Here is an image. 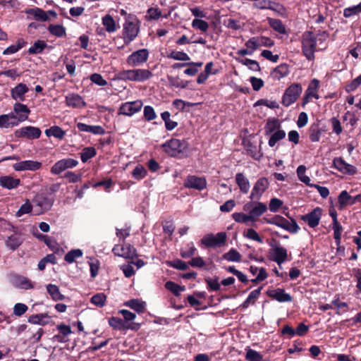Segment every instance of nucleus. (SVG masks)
Instances as JSON below:
<instances>
[{
  "label": "nucleus",
  "mask_w": 361,
  "mask_h": 361,
  "mask_svg": "<svg viewBox=\"0 0 361 361\" xmlns=\"http://www.w3.org/2000/svg\"><path fill=\"white\" fill-rule=\"evenodd\" d=\"M280 123L277 119L269 120L264 127L267 135L271 134L279 129Z\"/></svg>",
  "instance_id": "nucleus-55"
},
{
  "label": "nucleus",
  "mask_w": 361,
  "mask_h": 361,
  "mask_svg": "<svg viewBox=\"0 0 361 361\" xmlns=\"http://www.w3.org/2000/svg\"><path fill=\"white\" fill-rule=\"evenodd\" d=\"M126 306L134 310L138 313H142L145 310L146 303L138 299H132L125 302Z\"/></svg>",
  "instance_id": "nucleus-37"
},
{
  "label": "nucleus",
  "mask_w": 361,
  "mask_h": 361,
  "mask_svg": "<svg viewBox=\"0 0 361 361\" xmlns=\"http://www.w3.org/2000/svg\"><path fill=\"white\" fill-rule=\"evenodd\" d=\"M47 290L55 301L63 300L65 296L61 293L59 287L56 285L49 283L47 286Z\"/></svg>",
  "instance_id": "nucleus-38"
},
{
  "label": "nucleus",
  "mask_w": 361,
  "mask_h": 361,
  "mask_svg": "<svg viewBox=\"0 0 361 361\" xmlns=\"http://www.w3.org/2000/svg\"><path fill=\"white\" fill-rule=\"evenodd\" d=\"M302 88L299 83L291 84L285 91L282 97V104L285 106H289L293 104L301 94Z\"/></svg>",
  "instance_id": "nucleus-4"
},
{
  "label": "nucleus",
  "mask_w": 361,
  "mask_h": 361,
  "mask_svg": "<svg viewBox=\"0 0 361 361\" xmlns=\"http://www.w3.org/2000/svg\"><path fill=\"white\" fill-rule=\"evenodd\" d=\"M18 123L16 116L13 113L0 116V128H8L18 126Z\"/></svg>",
  "instance_id": "nucleus-29"
},
{
  "label": "nucleus",
  "mask_w": 361,
  "mask_h": 361,
  "mask_svg": "<svg viewBox=\"0 0 361 361\" xmlns=\"http://www.w3.org/2000/svg\"><path fill=\"white\" fill-rule=\"evenodd\" d=\"M49 319L47 314H37L30 317L28 322L33 324L45 325L49 323Z\"/></svg>",
  "instance_id": "nucleus-41"
},
{
  "label": "nucleus",
  "mask_w": 361,
  "mask_h": 361,
  "mask_svg": "<svg viewBox=\"0 0 361 361\" xmlns=\"http://www.w3.org/2000/svg\"><path fill=\"white\" fill-rule=\"evenodd\" d=\"M268 295L269 297L279 302H290L293 299L291 295L289 293H286V291L282 288H276L270 290L268 293Z\"/></svg>",
  "instance_id": "nucleus-28"
},
{
  "label": "nucleus",
  "mask_w": 361,
  "mask_h": 361,
  "mask_svg": "<svg viewBox=\"0 0 361 361\" xmlns=\"http://www.w3.org/2000/svg\"><path fill=\"white\" fill-rule=\"evenodd\" d=\"M360 13H361V2L357 5L345 8L343 10V16L345 18H350Z\"/></svg>",
  "instance_id": "nucleus-58"
},
{
  "label": "nucleus",
  "mask_w": 361,
  "mask_h": 361,
  "mask_svg": "<svg viewBox=\"0 0 361 361\" xmlns=\"http://www.w3.org/2000/svg\"><path fill=\"white\" fill-rule=\"evenodd\" d=\"M148 57V50L147 49H141L130 54L126 59V62L130 66H139L145 63Z\"/></svg>",
  "instance_id": "nucleus-7"
},
{
  "label": "nucleus",
  "mask_w": 361,
  "mask_h": 361,
  "mask_svg": "<svg viewBox=\"0 0 361 361\" xmlns=\"http://www.w3.org/2000/svg\"><path fill=\"white\" fill-rule=\"evenodd\" d=\"M235 182L243 194H247L250 188L249 180L242 173H238L235 175Z\"/></svg>",
  "instance_id": "nucleus-34"
},
{
  "label": "nucleus",
  "mask_w": 361,
  "mask_h": 361,
  "mask_svg": "<svg viewBox=\"0 0 361 361\" xmlns=\"http://www.w3.org/2000/svg\"><path fill=\"white\" fill-rule=\"evenodd\" d=\"M118 313L123 315V319L124 320L126 325L137 324L134 322V319L136 318V314L135 313L131 312L127 310H121L118 311Z\"/></svg>",
  "instance_id": "nucleus-56"
},
{
  "label": "nucleus",
  "mask_w": 361,
  "mask_h": 361,
  "mask_svg": "<svg viewBox=\"0 0 361 361\" xmlns=\"http://www.w3.org/2000/svg\"><path fill=\"white\" fill-rule=\"evenodd\" d=\"M42 167V163L37 161L33 160H25L21 161L17 163H15L13 165V168L16 171H37L39 170Z\"/></svg>",
  "instance_id": "nucleus-20"
},
{
  "label": "nucleus",
  "mask_w": 361,
  "mask_h": 361,
  "mask_svg": "<svg viewBox=\"0 0 361 361\" xmlns=\"http://www.w3.org/2000/svg\"><path fill=\"white\" fill-rule=\"evenodd\" d=\"M102 23L109 32H113L116 30L115 21L110 15H106L103 17Z\"/></svg>",
  "instance_id": "nucleus-52"
},
{
  "label": "nucleus",
  "mask_w": 361,
  "mask_h": 361,
  "mask_svg": "<svg viewBox=\"0 0 361 361\" xmlns=\"http://www.w3.org/2000/svg\"><path fill=\"white\" fill-rule=\"evenodd\" d=\"M47 44L43 40L36 41L33 45L28 49L30 54H37L42 53L44 49L47 47Z\"/></svg>",
  "instance_id": "nucleus-42"
},
{
  "label": "nucleus",
  "mask_w": 361,
  "mask_h": 361,
  "mask_svg": "<svg viewBox=\"0 0 361 361\" xmlns=\"http://www.w3.org/2000/svg\"><path fill=\"white\" fill-rule=\"evenodd\" d=\"M108 323L111 327L116 331L132 330L137 331L140 328V324L126 325L124 320L118 317H111L109 319Z\"/></svg>",
  "instance_id": "nucleus-9"
},
{
  "label": "nucleus",
  "mask_w": 361,
  "mask_h": 361,
  "mask_svg": "<svg viewBox=\"0 0 361 361\" xmlns=\"http://www.w3.org/2000/svg\"><path fill=\"white\" fill-rule=\"evenodd\" d=\"M133 177L137 180L143 179L147 176V170L140 164L136 166L132 172Z\"/></svg>",
  "instance_id": "nucleus-57"
},
{
  "label": "nucleus",
  "mask_w": 361,
  "mask_h": 361,
  "mask_svg": "<svg viewBox=\"0 0 361 361\" xmlns=\"http://www.w3.org/2000/svg\"><path fill=\"white\" fill-rule=\"evenodd\" d=\"M48 30L56 37H62L66 35V28L62 25L51 24L48 27Z\"/></svg>",
  "instance_id": "nucleus-44"
},
{
  "label": "nucleus",
  "mask_w": 361,
  "mask_h": 361,
  "mask_svg": "<svg viewBox=\"0 0 361 361\" xmlns=\"http://www.w3.org/2000/svg\"><path fill=\"white\" fill-rule=\"evenodd\" d=\"M25 13L32 16L36 20H40L42 22H46L49 20V15H51L54 17L56 16L55 11H49L48 12H46L39 8H29L25 11Z\"/></svg>",
  "instance_id": "nucleus-21"
},
{
  "label": "nucleus",
  "mask_w": 361,
  "mask_h": 361,
  "mask_svg": "<svg viewBox=\"0 0 361 361\" xmlns=\"http://www.w3.org/2000/svg\"><path fill=\"white\" fill-rule=\"evenodd\" d=\"M267 210V205L260 202H256L254 203V207L250 211L249 214L252 219V222L255 221L256 218L262 216ZM252 225H254L252 224Z\"/></svg>",
  "instance_id": "nucleus-31"
},
{
  "label": "nucleus",
  "mask_w": 361,
  "mask_h": 361,
  "mask_svg": "<svg viewBox=\"0 0 361 361\" xmlns=\"http://www.w3.org/2000/svg\"><path fill=\"white\" fill-rule=\"evenodd\" d=\"M139 27L137 22L126 20L123 24V38L125 42H132L137 35Z\"/></svg>",
  "instance_id": "nucleus-13"
},
{
  "label": "nucleus",
  "mask_w": 361,
  "mask_h": 361,
  "mask_svg": "<svg viewBox=\"0 0 361 361\" xmlns=\"http://www.w3.org/2000/svg\"><path fill=\"white\" fill-rule=\"evenodd\" d=\"M334 166L339 171L345 174L353 175L356 173V168L347 164L342 158H335L334 159Z\"/></svg>",
  "instance_id": "nucleus-25"
},
{
  "label": "nucleus",
  "mask_w": 361,
  "mask_h": 361,
  "mask_svg": "<svg viewBox=\"0 0 361 361\" xmlns=\"http://www.w3.org/2000/svg\"><path fill=\"white\" fill-rule=\"evenodd\" d=\"M82 255L83 252L82 250L73 249L66 254L64 260L68 264H72L75 261L76 259L81 257Z\"/></svg>",
  "instance_id": "nucleus-43"
},
{
  "label": "nucleus",
  "mask_w": 361,
  "mask_h": 361,
  "mask_svg": "<svg viewBox=\"0 0 361 361\" xmlns=\"http://www.w3.org/2000/svg\"><path fill=\"white\" fill-rule=\"evenodd\" d=\"M29 88L24 83H19L11 90V97L17 101L21 102L25 101V94L28 92Z\"/></svg>",
  "instance_id": "nucleus-24"
},
{
  "label": "nucleus",
  "mask_w": 361,
  "mask_h": 361,
  "mask_svg": "<svg viewBox=\"0 0 361 361\" xmlns=\"http://www.w3.org/2000/svg\"><path fill=\"white\" fill-rule=\"evenodd\" d=\"M143 106L141 100L137 99L133 102H127L122 104L118 109L119 114L132 116L139 112Z\"/></svg>",
  "instance_id": "nucleus-10"
},
{
  "label": "nucleus",
  "mask_w": 361,
  "mask_h": 361,
  "mask_svg": "<svg viewBox=\"0 0 361 361\" xmlns=\"http://www.w3.org/2000/svg\"><path fill=\"white\" fill-rule=\"evenodd\" d=\"M66 105L73 108H80L85 105L83 99L77 94H69L66 97Z\"/></svg>",
  "instance_id": "nucleus-33"
},
{
  "label": "nucleus",
  "mask_w": 361,
  "mask_h": 361,
  "mask_svg": "<svg viewBox=\"0 0 361 361\" xmlns=\"http://www.w3.org/2000/svg\"><path fill=\"white\" fill-rule=\"evenodd\" d=\"M202 62L188 63H186V66H189V67L184 71V73L190 76H193L198 72V68L202 67Z\"/></svg>",
  "instance_id": "nucleus-54"
},
{
  "label": "nucleus",
  "mask_w": 361,
  "mask_h": 361,
  "mask_svg": "<svg viewBox=\"0 0 361 361\" xmlns=\"http://www.w3.org/2000/svg\"><path fill=\"white\" fill-rule=\"evenodd\" d=\"M268 22L271 27L275 31L280 34L286 33V27L281 20L269 18H268Z\"/></svg>",
  "instance_id": "nucleus-45"
},
{
  "label": "nucleus",
  "mask_w": 361,
  "mask_h": 361,
  "mask_svg": "<svg viewBox=\"0 0 361 361\" xmlns=\"http://www.w3.org/2000/svg\"><path fill=\"white\" fill-rule=\"evenodd\" d=\"M165 288L173 293L176 296L180 295L181 292L185 290V286H179L175 282L169 281L165 283Z\"/></svg>",
  "instance_id": "nucleus-49"
},
{
  "label": "nucleus",
  "mask_w": 361,
  "mask_h": 361,
  "mask_svg": "<svg viewBox=\"0 0 361 361\" xmlns=\"http://www.w3.org/2000/svg\"><path fill=\"white\" fill-rule=\"evenodd\" d=\"M290 73L289 66L286 63H282L276 66L271 72V77L274 80H279L286 77Z\"/></svg>",
  "instance_id": "nucleus-32"
},
{
  "label": "nucleus",
  "mask_w": 361,
  "mask_h": 361,
  "mask_svg": "<svg viewBox=\"0 0 361 361\" xmlns=\"http://www.w3.org/2000/svg\"><path fill=\"white\" fill-rule=\"evenodd\" d=\"M262 287H259L257 289L252 290L247 298V299L243 302L241 307L244 309L247 308L250 305H254L256 300L259 298Z\"/></svg>",
  "instance_id": "nucleus-39"
},
{
  "label": "nucleus",
  "mask_w": 361,
  "mask_h": 361,
  "mask_svg": "<svg viewBox=\"0 0 361 361\" xmlns=\"http://www.w3.org/2000/svg\"><path fill=\"white\" fill-rule=\"evenodd\" d=\"M192 26L194 28H197L202 32H207L209 28V24L205 20L195 18L192 22Z\"/></svg>",
  "instance_id": "nucleus-63"
},
{
  "label": "nucleus",
  "mask_w": 361,
  "mask_h": 361,
  "mask_svg": "<svg viewBox=\"0 0 361 361\" xmlns=\"http://www.w3.org/2000/svg\"><path fill=\"white\" fill-rule=\"evenodd\" d=\"M153 76L151 71L144 68L123 70L120 71L117 77L119 80L132 82H145Z\"/></svg>",
  "instance_id": "nucleus-2"
},
{
  "label": "nucleus",
  "mask_w": 361,
  "mask_h": 361,
  "mask_svg": "<svg viewBox=\"0 0 361 361\" xmlns=\"http://www.w3.org/2000/svg\"><path fill=\"white\" fill-rule=\"evenodd\" d=\"M269 183L267 178L262 177L259 178L252 189L250 195V198L253 200H259L262 196L263 193L269 188Z\"/></svg>",
  "instance_id": "nucleus-12"
},
{
  "label": "nucleus",
  "mask_w": 361,
  "mask_h": 361,
  "mask_svg": "<svg viewBox=\"0 0 361 361\" xmlns=\"http://www.w3.org/2000/svg\"><path fill=\"white\" fill-rule=\"evenodd\" d=\"M233 219L238 223H243L248 224L250 221H252V219L250 214H243L241 212H235L232 214Z\"/></svg>",
  "instance_id": "nucleus-59"
},
{
  "label": "nucleus",
  "mask_w": 361,
  "mask_h": 361,
  "mask_svg": "<svg viewBox=\"0 0 361 361\" xmlns=\"http://www.w3.org/2000/svg\"><path fill=\"white\" fill-rule=\"evenodd\" d=\"M168 57L177 61H189L190 56L184 51H171Z\"/></svg>",
  "instance_id": "nucleus-60"
},
{
  "label": "nucleus",
  "mask_w": 361,
  "mask_h": 361,
  "mask_svg": "<svg viewBox=\"0 0 361 361\" xmlns=\"http://www.w3.org/2000/svg\"><path fill=\"white\" fill-rule=\"evenodd\" d=\"M13 113L16 114L17 121L20 123L28 118L30 110L25 104L16 102L13 105Z\"/></svg>",
  "instance_id": "nucleus-23"
},
{
  "label": "nucleus",
  "mask_w": 361,
  "mask_h": 361,
  "mask_svg": "<svg viewBox=\"0 0 361 361\" xmlns=\"http://www.w3.org/2000/svg\"><path fill=\"white\" fill-rule=\"evenodd\" d=\"M273 260L278 264L283 263L287 259V250L279 245L273 246Z\"/></svg>",
  "instance_id": "nucleus-30"
},
{
  "label": "nucleus",
  "mask_w": 361,
  "mask_h": 361,
  "mask_svg": "<svg viewBox=\"0 0 361 361\" xmlns=\"http://www.w3.org/2000/svg\"><path fill=\"white\" fill-rule=\"evenodd\" d=\"M9 281L13 287L22 290L33 289L35 285V283L28 278L18 274H10Z\"/></svg>",
  "instance_id": "nucleus-5"
},
{
  "label": "nucleus",
  "mask_w": 361,
  "mask_h": 361,
  "mask_svg": "<svg viewBox=\"0 0 361 361\" xmlns=\"http://www.w3.org/2000/svg\"><path fill=\"white\" fill-rule=\"evenodd\" d=\"M223 258L228 262H239L241 261L242 256L235 249L231 248L223 255Z\"/></svg>",
  "instance_id": "nucleus-47"
},
{
  "label": "nucleus",
  "mask_w": 361,
  "mask_h": 361,
  "mask_svg": "<svg viewBox=\"0 0 361 361\" xmlns=\"http://www.w3.org/2000/svg\"><path fill=\"white\" fill-rule=\"evenodd\" d=\"M27 42L23 38H19L16 41V44H11L5 49L3 51L4 55H11L16 54L20 49L23 48L26 45Z\"/></svg>",
  "instance_id": "nucleus-36"
},
{
  "label": "nucleus",
  "mask_w": 361,
  "mask_h": 361,
  "mask_svg": "<svg viewBox=\"0 0 361 361\" xmlns=\"http://www.w3.org/2000/svg\"><path fill=\"white\" fill-rule=\"evenodd\" d=\"M207 180L204 177L188 176L184 181V186L187 188H192L202 190L207 187Z\"/></svg>",
  "instance_id": "nucleus-17"
},
{
  "label": "nucleus",
  "mask_w": 361,
  "mask_h": 361,
  "mask_svg": "<svg viewBox=\"0 0 361 361\" xmlns=\"http://www.w3.org/2000/svg\"><path fill=\"white\" fill-rule=\"evenodd\" d=\"M243 236L247 239L255 240L260 244L263 243L262 238L259 236L258 233L253 228H248L245 230L243 233Z\"/></svg>",
  "instance_id": "nucleus-53"
},
{
  "label": "nucleus",
  "mask_w": 361,
  "mask_h": 361,
  "mask_svg": "<svg viewBox=\"0 0 361 361\" xmlns=\"http://www.w3.org/2000/svg\"><path fill=\"white\" fill-rule=\"evenodd\" d=\"M286 137V132L283 130H278L276 132L271 133V135L269 140V145L273 147L276 145L277 142L283 139Z\"/></svg>",
  "instance_id": "nucleus-50"
},
{
  "label": "nucleus",
  "mask_w": 361,
  "mask_h": 361,
  "mask_svg": "<svg viewBox=\"0 0 361 361\" xmlns=\"http://www.w3.org/2000/svg\"><path fill=\"white\" fill-rule=\"evenodd\" d=\"M319 87V80L314 78L312 79L305 90V94L302 97V105L305 106L308 104L312 99H319V95L318 94V90Z\"/></svg>",
  "instance_id": "nucleus-8"
},
{
  "label": "nucleus",
  "mask_w": 361,
  "mask_h": 361,
  "mask_svg": "<svg viewBox=\"0 0 361 361\" xmlns=\"http://www.w3.org/2000/svg\"><path fill=\"white\" fill-rule=\"evenodd\" d=\"M245 149L247 154L255 160H259L262 157L261 150L250 142L245 145Z\"/></svg>",
  "instance_id": "nucleus-40"
},
{
  "label": "nucleus",
  "mask_w": 361,
  "mask_h": 361,
  "mask_svg": "<svg viewBox=\"0 0 361 361\" xmlns=\"http://www.w3.org/2000/svg\"><path fill=\"white\" fill-rule=\"evenodd\" d=\"M245 47L253 54L257 49L260 47L257 37H253L249 39L245 42Z\"/></svg>",
  "instance_id": "nucleus-64"
},
{
  "label": "nucleus",
  "mask_w": 361,
  "mask_h": 361,
  "mask_svg": "<svg viewBox=\"0 0 361 361\" xmlns=\"http://www.w3.org/2000/svg\"><path fill=\"white\" fill-rule=\"evenodd\" d=\"M112 251L116 255L123 258L133 259L137 256L135 248L130 244L116 245Z\"/></svg>",
  "instance_id": "nucleus-15"
},
{
  "label": "nucleus",
  "mask_w": 361,
  "mask_h": 361,
  "mask_svg": "<svg viewBox=\"0 0 361 361\" xmlns=\"http://www.w3.org/2000/svg\"><path fill=\"white\" fill-rule=\"evenodd\" d=\"M34 202L36 206L39 207V210L37 212V214L43 213L49 210L54 202L51 198L44 195L37 196L35 198Z\"/></svg>",
  "instance_id": "nucleus-26"
},
{
  "label": "nucleus",
  "mask_w": 361,
  "mask_h": 361,
  "mask_svg": "<svg viewBox=\"0 0 361 361\" xmlns=\"http://www.w3.org/2000/svg\"><path fill=\"white\" fill-rule=\"evenodd\" d=\"M47 137H54L56 138L62 139L65 135V132L59 126H54L45 130Z\"/></svg>",
  "instance_id": "nucleus-48"
},
{
  "label": "nucleus",
  "mask_w": 361,
  "mask_h": 361,
  "mask_svg": "<svg viewBox=\"0 0 361 361\" xmlns=\"http://www.w3.org/2000/svg\"><path fill=\"white\" fill-rule=\"evenodd\" d=\"M328 35L325 32L315 35L313 32L306 31L300 37L301 49L303 56L307 60L312 61L315 59V52L317 51L318 43L321 44L326 41Z\"/></svg>",
  "instance_id": "nucleus-1"
},
{
  "label": "nucleus",
  "mask_w": 361,
  "mask_h": 361,
  "mask_svg": "<svg viewBox=\"0 0 361 361\" xmlns=\"http://www.w3.org/2000/svg\"><path fill=\"white\" fill-rule=\"evenodd\" d=\"M250 271L252 275H257L256 278L251 280L253 283L262 281L268 276L266 269L263 267L259 269L258 267L252 265L250 267Z\"/></svg>",
  "instance_id": "nucleus-35"
},
{
  "label": "nucleus",
  "mask_w": 361,
  "mask_h": 361,
  "mask_svg": "<svg viewBox=\"0 0 361 361\" xmlns=\"http://www.w3.org/2000/svg\"><path fill=\"white\" fill-rule=\"evenodd\" d=\"M237 60L240 63L247 66L249 69H250L253 71H260L259 64L255 60H252V59H237Z\"/></svg>",
  "instance_id": "nucleus-51"
},
{
  "label": "nucleus",
  "mask_w": 361,
  "mask_h": 361,
  "mask_svg": "<svg viewBox=\"0 0 361 361\" xmlns=\"http://www.w3.org/2000/svg\"><path fill=\"white\" fill-rule=\"evenodd\" d=\"M20 179L15 178L11 176H1L0 177V185L7 190H13L20 185Z\"/></svg>",
  "instance_id": "nucleus-27"
},
{
  "label": "nucleus",
  "mask_w": 361,
  "mask_h": 361,
  "mask_svg": "<svg viewBox=\"0 0 361 361\" xmlns=\"http://www.w3.org/2000/svg\"><path fill=\"white\" fill-rule=\"evenodd\" d=\"M164 151L171 157H177L188 148V143L184 140L172 138L161 145Z\"/></svg>",
  "instance_id": "nucleus-3"
},
{
  "label": "nucleus",
  "mask_w": 361,
  "mask_h": 361,
  "mask_svg": "<svg viewBox=\"0 0 361 361\" xmlns=\"http://www.w3.org/2000/svg\"><path fill=\"white\" fill-rule=\"evenodd\" d=\"M322 130L317 124L312 125L310 128L309 138L311 142H317L320 140Z\"/></svg>",
  "instance_id": "nucleus-46"
},
{
  "label": "nucleus",
  "mask_w": 361,
  "mask_h": 361,
  "mask_svg": "<svg viewBox=\"0 0 361 361\" xmlns=\"http://www.w3.org/2000/svg\"><path fill=\"white\" fill-rule=\"evenodd\" d=\"M41 133V130L34 126L22 127L15 132V135L17 137H25L30 140L39 138Z\"/></svg>",
  "instance_id": "nucleus-16"
},
{
  "label": "nucleus",
  "mask_w": 361,
  "mask_h": 361,
  "mask_svg": "<svg viewBox=\"0 0 361 361\" xmlns=\"http://www.w3.org/2000/svg\"><path fill=\"white\" fill-rule=\"evenodd\" d=\"M338 203L341 208L348 205H353L357 202H361V195L351 196L345 190L342 191L338 195Z\"/></svg>",
  "instance_id": "nucleus-22"
},
{
  "label": "nucleus",
  "mask_w": 361,
  "mask_h": 361,
  "mask_svg": "<svg viewBox=\"0 0 361 361\" xmlns=\"http://www.w3.org/2000/svg\"><path fill=\"white\" fill-rule=\"evenodd\" d=\"M78 164L76 159L67 158L56 161L51 168V173L54 175H59L68 169H73Z\"/></svg>",
  "instance_id": "nucleus-11"
},
{
  "label": "nucleus",
  "mask_w": 361,
  "mask_h": 361,
  "mask_svg": "<svg viewBox=\"0 0 361 361\" xmlns=\"http://www.w3.org/2000/svg\"><path fill=\"white\" fill-rule=\"evenodd\" d=\"M246 360L248 361H263V356L257 351L248 349L245 355Z\"/></svg>",
  "instance_id": "nucleus-62"
},
{
  "label": "nucleus",
  "mask_w": 361,
  "mask_h": 361,
  "mask_svg": "<svg viewBox=\"0 0 361 361\" xmlns=\"http://www.w3.org/2000/svg\"><path fill=\"white\" fill-rule=\"evenodd\" d=\"M226 240V233L219 232L216 235L212 233L205 235L201 239V243L208 247H214L224 245Z\"/></svg>",
  "instance_id": "nucleus-6"
},
{
  "label": "nucleus",
  "mask_w": 361,
  "mask_h": 361,
  "mask_svg": "<svg viewBox=\"0 0 361 361\" xmlns=\"http://www.w3.org/2000/svg\"><path fill=\"white\" fill-rule=\"evenodd\" d=\"M272 223L273 225L282 228L293 233H297L300 228L294 219H291V221H289L284 217L279 215L275 216V221Z\"/></svg>",
  "instance_id": "nucleus-14"
},
{
  "label": "nucleus",
  "mask_w": 361,
  "mask_h": 361,
  "mask_svg": "<svg viewBox=\"0 0 361 361\" xmlns=\"http://www.w3.org/2000/svg\"><path fill=\"white\" fill-rule=\"evenodd\" d=\"M322 215V209L317 207L314 208L311 212L302 215L301 219L306 222L310 228H314L319 224Z\"/></svg>",
  "instance_id": "nucleus-18"
},
{
  "label": "nucleus",
  "mask_w": 361,
  "mask_h": 361,
  "mask_svg": "<svg viewBox=\"0 0 361 361\" xmlns=\"http://www.w3.org/2000/svg\"><path fill=\"white\" fill-rule=\"evenodd\" d=\"M12 228L13 229V233L6 238L5 245L8 250L14 251L22 245L24 238L20 232L16 231L14 227Z\"/></svg>",
  "instance_id": "nucleus-19"
},
{
  "label": "nucleus",
  "mask_w": 361,
  "mask_h": 361,
  "mask_svg": "<svg viewBox=\"0 0 361 361\" xmlns=\"http://www.w3.org/2000/svg\"><path fill=\"white\" fill-rule=\"evenodd\" d=\"M32 206L29 200H26L25 202L20 206L19 209L16 212V216L20 217L24 214H29L32 212Z\"/></svg>",
  "instance_id": "nucleus-61"
}]
</instances>
